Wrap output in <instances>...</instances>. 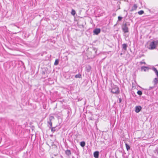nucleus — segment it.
I'll list each match as a JSON object with an SVG mask.
<instances>
[{"mask_svg":"<svg viewBox=\"0 0 158 158\" xmlns=\"http://www.w3.org/2000/svg\"><path fill=\"white\" fill-rule=\"evenodd\" d=\"M144 13V11L143 10H140L138 11V13L139 15H141Z\"/></svg>","mask_w":158,"mask_h":158,"instance_id":"aec40b11","label":"nucleus"},{"mask_svg":"<svg viewBox=\"0 0 158 158\" xmlns=\"http://www.w3.org/2000/svg\"><path fill=\"white\" fill-rule=\"evenodd\" d=\"M54 156H57V154H54Z\"/></svg>","mask_w":158,"mask_h":158,"instance_id":"a878e982","label":"nucleus"},{"mask_svg":"<svg viewBox=\"0 0 158 158\" xmlns=\"http://www.w3.org/2000/svg\"><path fill=\"white\" fill-rule=\"evenodd\" d=\"M71 14L73 15H75L76 14L75 10L73 9H72L71 12Z\"/></svg>","mask_w":158,"mask_h":158,"instance_id":"6ab92c4d","label":"nucleus"},{"mask_svg":"<svg viewBox=\"0 0 158 158\" xmlns=\"http://www.w3.org/2000/svg\"><path fill=\"white\" fill-rule=\"evenodd\" d=\"M130 25V23L128 22H126L125 23L123 24L122 26V28L123 32L124 33H126L129 32V28L128 26Z\"/></svg>","mask_w":158,"mask_h":158,"instance_id":"f257e3e1","label":"nucleus"},{"mask_svg":"<svg viewBox=\"0 0 158 158\" xmlns=\"http://www.w3.org/2000/svg\"><path fill=\"white\" fill-rule=\"evenodd\" d=\"M125 145L127 150H129L130 148V146L127 143H126Z\"/></svg>","mask_w":158,"mask_h":158,"instance_id":"dca6fc26","label":"nucleus"},{"mask_svg":"<svg viewBox=\"0 0 158 158\" xmlns=\"http://www.w3.org/2000/svg\"><path fill=\"white\" fill-rule=\"evenodd\" d=\"M154 88V87H150L149 89V90H150L151 89H152Z\"/></svg>","mask_w":158,"mask_h":158,"instance_id":"b1692460","label":"nucleus"},{"mask_svg":"<svg viewBox=\"0 0 158 158\" xmlns=\"http://www.w3.org/2000/svg\"><path fill=\"white\" fill-rule=\"evenodd\" d=\"M54 118L53 116H51L49 117V120L48 121V123L50 125V127H49V128L52 127V120Z\"/></svg>","mask_w":158,"mask_h":158,"instance_id":"20e7f679","label":"nucleus"},{"mask_svg":"<svg viewBox=\"0 0 158 158\" xmlns=\"http://www.w3.org/2000/svg\"><path fill=\"white\" fill-rule=\"evenodd\" d=\"M127 45L126 44H124L122 45L123 49H124L125 51L127 50Z\"/></svg>","mask_w":158,"mask_h":158,"instance_id":"f8f14e48","label":"nucleus"},{"mask_svg":"<svg viewBox=\"0 0 158 158\" xmlns=\"http://www.w3.org/2000/svg\"><path fill=\"white\" fill-rule=\"evenodd\" d=\"M123 53H121L120 54L121 55H123Z\"/></svg>","mask_w":158,"mask_h":158,"instance_id":"bb28decb","label":"nucleus"},{"mask_svg":"<svg viewBox=\"0 0 158 158\" xmlns=\"http://www.w3.org/2000/svg\"><path fill=\"white\" fill-rule=\"evenodd\" d=\"M61 157L62 158H63V157L62 156H61Z\"/></svg>","mask_w":158,"mask_h":158,"instance_id":"c756f323","label":"nucleus"},{"mask_svg":"<svg viewBox=\"0 0 158 158\" xmlns=\"http://www.w3.org/2000/svg\"><path fill=\"white\" fill-rule=\"evenodd\" d=\"M122 19V17L120 16H118V21H121Z\"/></svg>","mask_w":158,"mask_h":158,"instance_id":"4be33fe9","label":"nucleus"},{"mask_svg":"<svg viewBox=\"0 0 158 158\" xmlns=\"http://www.w3.org/2000/svg\"><path fill=\"white\" fill-rule=\"evenodd\" d=\"M65 152L66 154L68 156H70L71 154V151L69 150H67L65 151Z\"/></svg>","mask_w":158,"mask_h":158,"instance_id":"9d476101","label":"nucleus"},{"mask_svg":"<svg viewBox=\"0 0 158 158\" xmlns=\"http://www.w3.org/2000/svg\"><path fill=\"white\" fill-rule=\"evenodd\" d=\"M158 44L157 40L154 41L150 42L148 49L150 50H153L156 48L157 45Z\"/></svg>","mask_w":158,"mask_h":158,"instance_id":"f03ea898","label":"nucleus"},{"mask_svg":"<svg viewBox=\"0 0 158 158\" xmlns=\"http://www.w3.org/2000/svg\"><path fill=\"white\" fill-rule=\"evenodd\" d=\"M90 69H91L89 67V69H87V71L88 72H89Z\"/></svg>","mask_w":158,"mask_h":158,"instance_id":"393cba45","label":"nucleus"},{"mask_svg":"<svg viewBox=\"0 0 158 158\" xmlns=\"http://www.w3.org/2000/svg\"><path fill=\"white\" fill-rule=\"evenodd\" d=\"M153 82L154 83V85H156L158 83V77H157L155 78L154 79Z\"/></svg>","mask_w":158,"mask_h":158,"instance_id":"9b49d317","label":"nucleus"},{"mask_svg":"<svg viewBox=\"0 0 158 158\" xmlns=\"http://www.w3.org/2000/svg\"><path fill=\"white\" fill-rule=\"evenodd\" d=\"M59 63V60L58 59H56L55 61V62H54V64L55 65H57Z\"/></svg>","mask_w":158,"mask_h":158,"instance_id":"f3484780","label":"nucleus"},{"mask_svg":"<svg viewBox=\"0 0 158 158\" xmlns=\"http://www.w3.org/2000/svg\"><path fill=\"white\" fill-rule=\"evenodd\" d=\"M137 93L138 95H139L140 96H141V95H142V91L140 90L138 91L137 92Z\"/></svg>","mask_w":158,"mask_h":158,"instance_id":"412c9836","label":"nucleus"},{"mask_svg":"<svg viewBox=\"0 0 158 158\" xmlns=\"http://www.w3.org/2000/svg\"><path fill=\"white\" fill-rule=\"evenodd\" d=\"M99 152L98 151H96L94 153V156L95 158H98L99 157Z\"/></svg>","mask_w":158,"mask_h":158,"instance_id":"0eeeda50","label":"nucleus"},{"mask_svg":"<svg viewBox=\"0 0 158 158\" xmlns=\"http://www.w3.org/2000/svg\"><path fill=\"white\" fill-rule=\"evenodd\" d=\"M100 32L101 29L100 28L95 29L93 31L94 34L96 35H98Z\"/></svg>","mask_w":158,"mask_h":158,"instance_id":"39448f33","label":"nucleus"},{"mask_svg":"<svg viewBox=\"0 0 158 158\" xmlns=\"http://www.w3.org/2000/svg\"><path fill=\"white\" fill-rule=\"evenodd\" d=\"M140 64H146V63L145 62L140 61Z\"/></svg>","mask_w":158,"mask_h":158,"instance_id":"5701e85b","label":"nucleus"},{"mask_svg":"<svg viewBox=\"0 0 158 158\" xmlns=\"http://www.w3.org/2000/svg\"><path fill=\"white\" fill-rule=\"evenodd\" d=\"M142 107L140 106H137L135 107V111L136 113H139L141 110Z\"/></svg>","mask_w":158,"mask_h":158,"instance_id":"423d86ee","label":"nucleus"},{"mask_svg":"<svg viewBox=\"0 0 158 158\" xmlns=\"http://www.w3.org/2000/svg\"><path fill=\"white\" fill-rule=\"evenodd\" d=\"M152 69L155 72L157 77H158V71L156 69L155 67H153L152 68Z\"/></svg>","mask_w":158,"mask_h":158,"instance_id":"1a4fd4ad","label":"nucleus"},{"mask_svg":"<svg viewBox=\"0 0 158 158\" xmlns=\"http://www.w3.org/2000/svg\"><path fill=\"white\" fill-rule=\"evenodd\" d=\"M141 69L142 70H143L144 71H146V69H148L149 68L148 67L143 66L141 67Z\"/></svg>","mask_w":158,"mask_h":158,"instance_id":"ddd939ff","label":"nucleus"},{"mask_svg":"<svg viewBox=\"0 0 158 158\" xmlns=\"http://www.w3.org/2000/svg\"><path fill=\"white\" fill-rule=\"evenodd\" d=\"M112 88L111 90L112 93L114 94H118L119 92L118 88L116 85H113L112 86Z\"/></svg>","mask_w":158,"mask_h":158,"instance_id":"7ed1b4c3","label":"nucleus"},{"mask_svg":"<svg viewBox=\"0 0 158 158\" xmlns=\"http://www.w3.org/2000/svg\"><path fill=\"white\" fill-rule=\"evenodd\" d=\"M137 8V6L136 4H134L133 6L132 7V8L130 10V11H133L134 10H136Z\"/></svg>","mask_w":158,"mask_h":158,"instance_id":"6e6552de","label":"nucleus"},{"mask_svg":"<svg viewBox=\"0 0 158 158\" xmlns=\"http://www.w3.org/2000/svg\"><path fill=\"white\" fill-rule=\"evenodd\" d=\"M85 145V142L84 141H82L80 143V145L82 147H84Z\"/></svg>","mask_w":158,"mask_h":158,"instance_id":"2eb2a0df","label":"nucleus"},{"mask_svg":"<svg viewBox=\"0 0 158 158\" xmlns=\"http://www.w3.org/2000/svg\"><path fill=\"white\" fill-rule=\"evenodd\" d=\"M51 158H54L53 157H52Z\"/></svg>","mask_w":158,"mask_h":158,"instance_id":"c85d7f7f","label":"nucleus"},{"mask_svg":"<svg viewBox=\"0 0 158 158\" xmlns=\"http://www.w3.org/2000/svg\"><path fill=\"white\" fill-rule=\"evenodd\" d=\"M50 128H51V131L53 132H55L56 131L55 127H50Z\"/></svg>","mask_w":158,"mask_h":158,"instance_id":"a211bd4d","label":"nucleus"},{"mask_svg":"<svg viewBox=\"0 0 158 158\" xmlns=\"http://www.w3.org/2000/svg\"><path fill=\"white\" fill-rule=\"evenodd\" d=\"M119 101H120V102H121V100H119Z\"/></svg>","mask_w":158,"mask_h":158,"instance_id":"cd10ccee","label":"nucleus"},{"mask_svg":"<svg viewBox=\"0 0 158 158\" xmlns=\"http://www.w3.org/2000/svg\"><path fill=\"white\" fill-rule=\"evenodd\" d=\"M81 75L79 73L77 74L75 76V77L76 78H81Z\"/></svg>","mask_w":158,"mask_h":158,"instance_id":"4468645a","label":"nucleus"}]
</instances>
